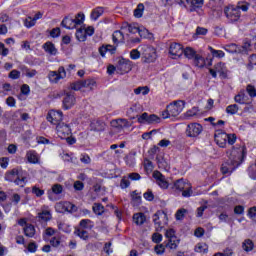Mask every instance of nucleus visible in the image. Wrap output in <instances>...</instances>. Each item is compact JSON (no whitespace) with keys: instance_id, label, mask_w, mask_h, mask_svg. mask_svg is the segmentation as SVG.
Returning a JSON list of instances; mask_svg holds the SVG:
<instances>
[{"instance_id":"54","label":"nucleus","mask_w":256,"mask_h":256,"mask_svg":"<svg viewBox=\"0 0 256 256\" xmlns=\"http://www.w3.org/2000/svg\"><path fill=\"white\" fill-rule=\"evenodd\" d=\"M32 193H33V195H35L37 197H43V195H45V190L40 189L37 186H33L32 187Z\"/></svg>"},{"instance_id":"4","label":"nucleus","mask_w":256,"mask_h":256,"mask_svg":"<svg viewBox=\"0 0 256 256\" xmlns=\"http://www.w3.org/2000/svg\"><path fill=\"white\" fill-rule=\"evenodd\" d=\"M167 107L169 115H171L172 117H177L183 112V109H185V101L177 100L169 104Z\"/></svg>"},{"instance_id":"49","label":"nucleus","mask_w":256,"mask_h":256,"mask_svg":"<svg viewBox=\"0 0 256 256\" xmlns=\"http://www.w3.org/2000/svg\"><path fill=\"white\" fill-rule=\"evenodd\" d=\"M131 197H132V201H133L134 205H141V195H139V193H137V191H133L131 193Z\"/></svg>"},{"instance_id":"26","label":"nucleus","mask_w":256,"mask_h":256,"mask_svg":"<svg viewBox=\"0 0 256 256\" xmlns=\"http://www.w3.org/2000/svg\"><path fill=\"white\" fill-rule=\"evenodd\" d=\"M62 27L65 29H76L75 21L73 18L65 17L61 22Z\"/></svg>"},{"instance_id":"62","label":"nucleus","mask_w":256,"mask_h":256,"mask_svg":"<svg viewBox=\"0 0 256 256\" xmlns=\"http://www.w3.org/2000/svg\"><path fill=\"white\" fill-rule=\"evenodd\" d=\"M144 169L145 171H153V162L149 159L144 160Z\"/></svg>"},{"instance_id":"59","label":"nucleus","mask_w":256,"mask_h":256,"mask_svg":"<svg viewBox=\"0 0 256 256\" xmlns=\"http://www.w3.org/2000/svg\"><path fill=\"white\" fill-rule=\"evenodd\" d=\"M199 114V107H193L186 112V117H195Z\"/></svg>"},{"instance_id":"19","label":"nucleus","mask_w":256,"mask_h":256,"mask_svg":"<svg viewBox=\"0 0 256 256\" xmlns=\"http://www.w3.org/2000/svg\"><path fill=\"white\" fill-rule=\"evenodd\" d=\"M112 127L116 129H125V127H131V123L125 118H119L111 121Z\"/></svg>"},{"instance_id":"14","label":"nucleus","mask_w":256,"mask_h":256,"mask_svg":"<svg viewBox=\"0 0 256 256\" xmlns=\"http://www.w3.org/2000/svg\"><path fill=\"white\" fill-rule=\"evenodd\" d=\"M209 71L214 79L217 78V73H219L220 77H227V66L223 62H218L214 66V69H210Z\"/></svg>"},{"instance_id":"46","label":"nucleus","mask_w":256,"mask_h":256,"mask_svg":"<svg viewBox=\"0 0 256 256\" xmlns=\"http://www.w3.org/2000/svg\"><path fill=\"white\" fill-rule=\"evenodd\" d=\"M135 95H148L149 94V87L147 86H142L138 87L134 90Z\"/></svg>"},{"instance_id":"43","label":"nucleus","mask_w":256,"mask_h":256,"mask_svg":"<svg viewBox=\"0 0 256 256\" xmlns=\"http://www.w3.org/2000/svg\"><path fill=\"white\" fill-rule=\"evenodd\" d=\"M75 27L78 25H83L85 21V14L83 13H78L75 18L73 19Z\"/></svg>"},{"instance_id":"38","label":"nucleus","mask_w":256,"mask_h":256,"mask_svg":"<svg viewBox=\"0 0 256 256\" xmlns=\"http://www.w3.org/2000/svg\"><path fill=\"white\" fill-rule=\"evenodd\" d=\"M183 54L185 55V57H187V59H192V61L195 59V57H197V53L191 47H187L186 49H184Z\"/></svg>"},{"instance_id":"21","label":"nucleus","mask_w":256,"mask_h":256,"mask_svg":"<svg viewBox=\"0 0 256 256\" xmlns=\"http://www.w3.org/2000/svg\"><path fill=\"white\" fill-rule=\"evenodd\" d=\"M42 49H44L45 53L48 55L55 56L58 53L57 47L51 41H47L42 45Z\"/></svg>"},{"instance_id":"11","label":"nucleus","mask_w":256,"mask_h":256,"mask_svg":"<svg viewBox=\"0 0 256 256\" xmlns=\"http://www.w3.org/2000/svg\"><path fill=\"white\" fill-rule=\"evenodd\" d=\"M56 131H57V135L58 137H60V139H68L69 137H71V126H69L68 124L61 122L60 124H58L56 126Z\"/></svg>"},{"instance_id":"25","label":"nucleus","mask_w":256,"mask_h":256,"mask_svg":"<svg viewBox=\"0 0 256 256\" xmlns=\"http://www.w3.org/2000/svg\"><path fill=\"white\" fill-rule=\"evenodd\" d=\"M115 51H117V48L111 45L101 46L99 48L101 57H105V53L107 52H109L111 55H114Z\"/></svg>"},{"instance_id":"42","label":"nucleus","mask_w":256,"mask_h":256,"mask_svg":"<svg viewBox=\"0 0 256 256\" xmlns=\"http://www.w3.org/2000/svg\"><path fill=\"white\" fill-rule=\"evenodd\" d=\"M76 38L78 39V41H85L87 39V34L85 32V28H79L76 31Z\"/></svg>"},{"instance_id":"34","label":"nucleus","mask_w":256,"mask_h":256,"mask_svg":"<svg viewBox=\"0 0 256 256\" xmlns=\"http://www.w3.org/2000/svg\"><path fill=\"white\" fill-rule=\"evenodd\" d=\"M92 211L95 215H102L105 213V207L101 203H94L92 206Z\"/></svg>"},{"instance_id":"15","label":"nucleus","mask_w":256,"mask_h":256,"mask_svg":"<svg viewBox=\"0 0 256 256\" xmlns=\"http://www.w3.org/2000/svg\"><path fill=\"white\" fill-rule=\"evenodd\" d=\"M117 71L121 73V75H124V73H129L131 71V61L125 58H120L118 60L117 66H116Z\"/></svg>"},{"instance_id":"44","label":"nucleus","mask_w":256,"mask_h":256,"mask_svg":"<svg viewBox=\"0 0 256 256\" xmlns=\"http://www.w3.org/2000/svg\"><path fill=\"white\" fill-rule=\"evenodd\" d=\"M208 49L213 57H218V59H223V57H225V52H223V50H215L211 46H209Z\"/></svg>"},{"instance_id":"58","label":"nucleus","mask_w":256,"mask_h":256,"mask_svg":"<svg viewBox=\"0 0 256 256\" xmlns=\"http://www.w3.org/2000/svg\"><path fill=\"white\" fill-rule=\"evenodd\" d=\"M24 71H25V75L26 77H28L29 79L35 77V75H37V70L35 69H29L27 67H24Z\"/></svg>"},{"instance_id":"5","label":"nucleus","mask_w":256,"mask_h":256,"mask_svg":"<svg viewBox=\"0 0 256 256\" xmlns=\"http://www.w3.org/2000/svg\"><path fill=\"white\" fill-rule=\"evenodd\" d=\"M67 77V71H65V67L61 66L58 68V71H50L48 74V79L50 83H59L61 79H65Z\"/></svg>"},{"instance_id":"13","label":"nucleus","mask_w":256,"mask_h":256,"mask_svg":"<svg viewBox=\"0 0 256 256\" xmlns=\"http://www.w3.org/2000/svg\"><path fill=\"white\" fill-rule=\"evenodd\" d=\"M184 49L183 45L173 42L170 44L169 54L171 55L172 59H179L183 55Z\"/></svg>"},{"instance_id":"30","label":"nucleus","mask_w":256,"mask_h":256,"mask_svg":"<svg viewBox=\"0 0 256 256\" xmlns=\"http://www.w3.org/2000/svg\"><path fill=\"white\" fill-rule=\"evenodd\" d=\"M26 158L29 163H39V156L35 150H30L26 153Z\"/></svg>"},{"instance_id":"32","label":"nucleus","mask_w":256,"mask_h":256,"mask_svg":"<svg viewBox=\"0 0 256 256\" xmlns=\"http://www.w3.org/2000/svg\"><path fill=\"white\" fill-rule=\"evenodd\" d=\"M189 183H187L184 179H179L174 183V187L177 191H184L187 187H189Z\"/></svg>"},{"instance_id":"53","label":"nucleus","mask_w":256,"mask_h":256,"mask_svg":"<svg viewBox=\"0 0 256 256\" xmlns=\"http://www.w3.org/2000/svg\"><path fill=\"white\" fill-rule=\"evenodd\" d=\"M165 247H167V244L166 245H164V244L156 245L154 247V251H155L156 255H163V253H165Z\"/></svg>"},{"instance_id":"17","label":"nucleus","mask_w":256,"mask_h":256,"mask_svg":"<svg viewBox=\"0 0 256 256\" xmlns=\"http://www.w3.org/2000/svg\"><path fill=\"white\" fill-rule=\"evenodd\" d=\"M193 65H195V67H211V65H213V59H210L207 63V60H205V58L199 54H196V56L193 59Z\"/></svg>"},{"instance_id":"9","label":"nucleus","mask_w":256,"mask_h":256,"mask_svg":"<svg viewBox=\"0 0 256 256\" xmlns=\"http://www.w3.org/2000/svg\"><path fill=\"white\" fill-rule=\"evenodd\" d=\"M47 121L51 123L52 125H60L63 121V112L62 111H56V110H50L46 116Z\"/></svg>"},{"instance_id":"27","label":"nucleus","mask_w":256,"mask_h":256,"mask_svg":"<svg viewBox=\"0 0 256 256\" xmlns=\"http://www.w3.org/2000/svg\"><path fill=\"white\" fill-rule=\"evenodd\" d=\"M133 221L136 225H143L147 221V217L144 213H136L133 215Z\"/></svg>"},{"instance_id":"40","label":"nucleus","mask_w":256,"mask_h":256,"mask_svg":"<svg viewBox=\"0 0 256 256\" xmlns=\"http://www.w3.org/2000/svg\"><path fill=\"white\" fill-rule=\"evenodd\" d=\"M75 235L80 237V239H83L84 241H87L89 239V232L84 230L83 228H79L75 231Z\"/></svg>"},{"instance_id":"18","label":"nucleus","mask_w":256,"mask_h":256,"mask_svg":"<svg viewBox=\"0 0 256 256\" xmlns=\"http://www.w3.org/2000/svg\"><path fill=\"white\" fill-rule=\"evenodd\" d=\"M153 177L156 179L157 185L161 187V189H168L169 188V182H167V179H165V176L161 174L159 171L153 172Z\"/></svg>"},{"instance_id":"36","label":"nucleus","mask_w":256,"mask_h":256,"mask_svg":"<svg viewBox=\"0 0 256 256\" xmlns=\"http://www.w3.org/2000/svg\"><path fill=\"white\" fill-rule=\"evenodd\" d=\"M24 234L26 237H35V226L32 224H26L24 227Z\"/></svg>"},{"instance_id":"55","label":"nucleus","mask_w":256,"mask_h":256,"mask_svg":"<svg viewBox=\"0 0 256 256\" xmlns=\"http://www.w3.org/2000/svg\"><path fill=\"white\" fill-rule=\"evenodd\" d=\"M246 91L249 95V97H256V89H255V86H253L252 84H248L246 86Z\"/></svg>"},{"instance_id":"50","label":"nucleus","mask_w":256,"mask_h":256,"mask_svg":"<svg viewBox=\"0 0 256 256\" xmlns=\"http://www.w3.org/2000/svg\"><path fill=\"white\" fill-rule=\"evenodd\" d=\"M36 23L37 22H35V20L31 16H28L24 21V25L25 27H27V29H31V27H35Z\"/></svg>"},{"instance_id":"31","label":"nucleus","mask_w":256,"mask_h":256,"mask_svg":"<svg viewBox=\"0 0 256 256\" xmlns=\"http://www.w3.org/2000/svg\"><path fill=\"white\" fill-rule=\"evenodd\" d=\"M242 249L246 251V253H249L250 251H253L255 249V243H253V240L246 239L242 243Z\"/></svg>"},{"instance_id":"20","label":"nucleus","mask_w":256,"mask_h":256,"mask_svg":"<svg viewBox=\"0 0 256 256\" xmlns=\"http://www.w3.org/2000/svg\"><path fill=\"white\" fill-rule=\"evenodd\" d=\"M107 124L101 120H96L91 122L90 130L95 131L96 133H101V131H105Z\"/></svg>"},{"instance_id":"56","label":"nucleus","mask_w":256,"mask_h":256,"mask_svg":"<svg viewBox=\"0 0 256 256\" xmlns=\"http://www.w3.org/2000/svg\"><path fill=\"white\" fill-rule=\"evenodd\" d=\"M224 50L228 53H237V44H227L224 46Z\"/></svg>"},{"instance_id":"7","label":"nucleus","mask_w":256,"mask_h":256,"mask_svg":"<svg viewBox=\"0 0 256 256\" xmlns=\"http://www.w3.org/2000/svg\"><path fill=\"white\" fill-rule=\"evenodd\" d=\"M165 238L168 239L166 247H168L169 249H176L179 246V239H177V236L175 235V230H166Z\"/></svg>"},{"instance_id":"33","label":"nucleus","mask_w":256,"mask_h":256,"mask_svg":"<svg viewBox=\"0 0 256 256\" xmlns=\"http://www.w3.org/2000/svg\"><path fill=\"white\" fill-rule=\"evenodd\" d=\"M204 3H205V0H191L190 11H197V9H201Z\"/></svg>"},{"instance_id":"51","label":"nucleus","mask_w":256,"mask_h":256,"mask_svg":"<svg viewBox=\"0 0 256 256\" xmlns=\"http://www.w3.org/2000/svg\"><path fill=\"white\" fill-rule=\"evenodd\" d=\"M161 118H159V116L152 114V115H148V119L147 122L149 125L153 124V123H160Z\"/></svg>"},{"instance_id":"6","label":"nucleus","mask_w":256,"mask_h":256,"mask_svg":"<svg viewBox=\"0 0 256 256\" xmlns=\"http://www.w3.org/2000/svg\"><path fill=\"white\" fill-rule=\"evenodd\" d=\"M55 209L57 211V213H76L77 211V206H75V204L65 201V202H58L55 205Z\"/></svg>"},{"instance_id":"48","label":"nucleus","mask_w":256,"mask_h":256,"mask_svg":"<svg viewBox=\"0 0 256 256\" xmlns=\"http://www.w3.org/2000/svg\"><path fill=\"white\" fill-rule=\"evenodd\" d=\"M50 245L52 247H61V236H54L50 239Z\"/></svg>"},{"instance_id":"3","label":"nucleus","mask_w":256,"mask_h":256,"mask_svg":"<svg viewBox=\"0 0 256 256\" xmlns=\"http://www.w3.org/2000/svg\"><path fill=\"white\" fill-rule=\"evenodd\" d=\"M153 223L155 225L156 231H161L164 225H167V214L163 211H157L153 217Z\"/></svg>"},{"instance_id":"2","label":"nucleus","mask_w":256,"mask_h":256,"mask_svg":"<svg viewBox=\"0 0 256 256\" xmlns=\"http://www.w3.org/2000/svg\"><path fill=\"white\" fill-rule=\"evenodd\" d=\"M4 179L8 181V183H15L18 187L27 185V175L21 167L8 170L4 175Z\"/></svg>"},{"instance_id":"41","label":"nucleus","mask_w":256,"mask_h":256,"mask_svg":"<svg viewBox=\"0 0 256 256\" xmlns=\"http://www.w3.org/2000/svg\"><path fill=\"white\" fill-rule=\"evenodd\" d=\"M69 89L71 91H81L83 89V80L70 83Z\"/></svg>"},{"instance_id":"1","label":"nucleus","mask_w":256,"mask_h":256,"mask_svg":"<svg viewBox=\"0 0 256 256\" xmlns=\"http://www.w3.org/2000/svg\"><path fill=\"white\" fill-rule=\"evenodd\" d=\"M228 159L221 166V172L223 175H231L243 163L245 159V147L236 146L232 150L227 152Z\"/></svg>"},{"instance_id":"45","label":"nucleus","mask_w":256,"mask_h":256,"mask_svg":"<svg viewBox=\"0 0 256 256\" xmlns=\"http://www.w3.org/2000/svg\"><path fill=\"white\" fill-rule=\"evenodd\" d=\"M239 111V105L232 104L226 107V113L228 115H236V113Z\"/></svg>"},{"instance_id":"61","label":"nucleus","mask_w":256,"mask_h":256,"mask_svg":"<svg viewBox=\"0 0 256 256\" xmlns=\"http://www.w3.org/2000/svg\"><path fill=\"white\" fill-rule=\"evenodd\" d=\"M193 195V190L191 189V184L182 190V197H191Z\"/></svg>"},{"instance_id":"24","label":"nucleus","mask_w":256,"mask_h":256,"mask_svg":"<svg viewBox=\"0 0 256 256\" xmlns=\"http://www.w3.org/2000/svg\"><path fill=\"white\" fill-rule=\"evenodd\" d=\"M51 211L49 210H42L40 213H38V220L42 223H47V221H51Z\"/></svg>"},{"instance_id":"39","label":"nucleus","mask_w":256,"mask_h":256,"mask_svg":"<svg viewBox=\"0 0 256 256\" xmlns=\"http://www.w3.org/2000/svg\"><path fill=\"white\" fill-rule=\"evenodd\" d=\"M143 11H145V5H143V3L138 4L137 8L134 10V17L141 19V17H143Z\"/></svg>"},{"instance_id":"35","label":"nucleus","mask_w":256,"mask_h":256,"mask_svg":"<svg viewBox=\"0 0 256 256\" xmlns=\"http://www.w3.org/2000/svg\"><path fill=\"white\" fill-rule=\"evenodd\" d=\"M103 13H104L103 7H97L91 12V19L93 21H97L101 17V15H103Z\"/></svg>"},{"instance_id":"16","label":"nucleus","mask_w":256,"mask_h":256,"mask_svg":"<svg viewBox=\"0 0 256 256\" xmlns=\"http://www.w3.org/2000/svg\"><path fill=\"white\" fill-rule=\"evenodd\" d=\"M75 103H77V99L75 98V93L73 92H65L63 98V107L66 110L71 109Z\"/></svg>"},{"instance_id":"8","label":"nucleus","mask_w":256,"mask_h":256,"mask_svg":"<svg viewBox=\"0 0 256 256\" xmlns=\"http://www.w3.org/2000/svg\"><path fill=\"white\" fill-rule=\"evenodd\" d=\"M224 13L230 21H239L241 17V11L237 6L230 5L224 9Z\"/></svg>"},{"instance_id":"60","label":"nucleus","mask_w":256,"mask_h":256,"mask_svg":"<svg viewBox=\"0 0 256 256\" xmlns=\"http://www.w3.org/2000/svg\"><path fill=\"white\" fill-rule=\"evenodd\" d=\"M236 141H237V135L236 134H227V143H228V145H235Z\"/></svg>"},{"instance_id":"22","label":"nucleus","mask_w":256,"mask_h":256,"mask_svg":"<svg viewBox=\"0 0 256 256\" xmlns=\"http://www.w3.org/2000/svg\"><path fill=\"white\" fill-rule=\"evenodd\" d=\"M215 142L218 146L225 148L227 147V133L221 132L218 134H215Z\"/></svg>"},{"instance_id":"63","label":"nucleus","mask_w":256,"mask_h":256,"mask_svg":"<svg viewBox=\"0 0 256 256\" xmlns=\"http://www.w3.org/2000/svg\"><path fill=\"white\" fill-rule=\"evenodd\" d=\"M81 163H84V165H89L91 163V157L87 154H82L80 156Z\"/></svg>"},{"instance_id":"12","label":"nucleus","mask_w":256,"mask_h":256,"mask_svg":"<svg viewBox=\"0 0 256 256\" xmlns=\"http://www.w3.org/2000/svg\"><path fill=\"white\" fill-rule=\"evenodd\" d=\"M142 55L145 63H153L155 59H157V52H155V48L151 46H144Z\"/></svg>"},{"instance_id":"64","label":"nucleus","mask_w":256,"mask_h":256,"mask_svg":"<svg viewBox=\"0 0 256 256\" xmlns=\"http://www.w3.org/2000/svg\"><path fill=\"white\" fill-rule=\"evenodd\" d=\"M152 241L153 243H161V241H163V235L160 233H154L152 235Z\"/></svg>"},{"instance_id":"10","label":"nucleus","mask_w":256,"mask_h":256,"mask_svg":"<svg viewBox=\"0 0 256 256\" xmlns=\"http://www.w3.org/2000/svg\"><path fill=\"white\" fill-rule=\"evenodd\" d=\"M203 132V126L199 123H190L186 128V136L187 137H199Z\"/></svg>"},{"instance_id":"29","label":"nucleus","mask_w":256,"mask_h":256,"mask_svg":"<svg viewBox=\"0 0 256 256\" xmlns=\"http://www.w3.org/2000/svg\"><path fill=\"white\" fill-rule=\"evenodd\" d=\"M83 83V88L84 89H89V91H93V89H95V87H97V82L95 81V79H86V80H82Z\"/></svg>"},{"instance_id":"28","label":"nucleus","mask_w":256,"mask_h":256,"mask_svg":"<svg viewBox=\"0 0 256 256\" xmlns=\"http://www.w3.org/2000/svg\"><path fill=\"white\" fill-rule=\"evenodd\" d=\"M235 103H239L240 105H245L247 101V94H245V90H241L235 97Z\"/></svg>"},{"instance_id":"52","label":"nucleus","mask_w":256,"mask_h":256,"mask_svg":"<svg viewBox=\"0 0 256 256\" xmlns=\"http://www.w3.org/2000/svg\"><path fill=\"white\" fill-rule=\"evenodd\" d=\"M248 175L250 179H253L254 181L256 180V166L255 165H250L248 167Z\"/></svg>"},{"instance_id":"37","label":"nucleus","mask_w":256,"mask_h":256,"mask_svg":"<svg viewBox=\"0 0 256 256\" xmlns=\"http://www.w3.org/2000/svg\"><path fill=\"white\" fill-rule=\"evenodd\" d=\"M187 213H189V211L185 208L178 209L175 214L176 221H183V219H185V215H187Z\"/></svg>"},{"instance_id":"47","label":"nucleus","mask_w":256,"mask_h":256,"mask_svg":"<svg viewBox=\"0 0 256 256\" xmlns=\"http://www.w3.org/2000/svg\"><path fill=\"white\" fill-rule=\"evenodd\" d=\"M166 3H177L180 7H187L191 3V0H166Z\"/></svg>"},{"instance_id":"57","label":"nucleus","mask_w":256,"mask_h":256,"mask_svg":"<svg viewBox=\"0 0 256 256\" xmlns=\"http://www.w3.org/2000/svg\"><path fill=\"white\" fill-rule=\"evenodd\" d=\"M52 192L54 195H61L63 193V186L61 184H54L52 186Z\"/></svg>"},{"instance_id":"23","label":"nucleus","mask_w":256,"mask_h":256,"mask_svg":"<svg viewBox=\"0 0 256 256\" xmlns=\"http://www.w3.org/2000/svg\"><path fill=\"white\" fill-rule=\"evenodd\" d=\"M112 40L115 45H119V43H125V35L121 30H116L112 35Z\"/></svg>"}]
</instances>
